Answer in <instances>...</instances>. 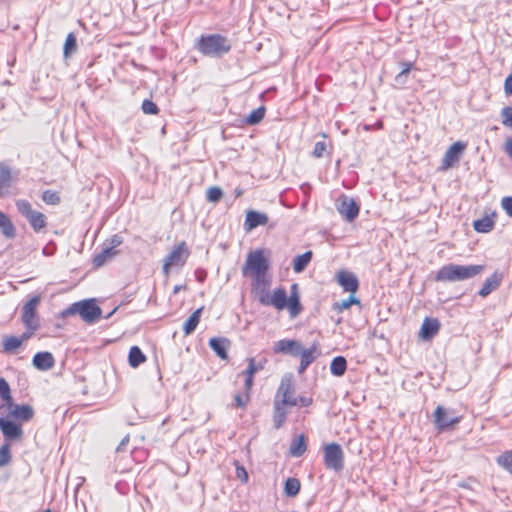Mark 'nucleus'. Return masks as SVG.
Masks as SVG:
<instances>
[{"instance_id":"1","label":"nucleus","mask_w":512,"mask_h":512,"mask_svg":"<svg viewBox=\"0 0 512 512\" xmlns=\"http://www.w3.org/2000/svg\"><path fill=\"white\" fill-rule=\"evenodd\" d=\"M270 286H264L253 292L258 301L264 306H272L277 310L288 308L292 317L298 315L301 311V304L298 295V285L291 286V294L287 297L284 288H277L272 293L269 292Z\"/></svg>"},{"instance_id":"48","label":"nucleus","mask_w":512,"mask_h":512,"mask_svg":"<svg viewBox=\"0 0 512 512\" xmlns=\"http://www.w3.org/2000/svg\"><path fill=\"white\" fill-rule=\"evenodd\" d=\"M326 143L324 141H318L315 143L314 145V149H313V156L316 157V158H321L325 151H326Z\"/></svg>"},{"instance_id":"58","label":"nucleus","mask_w":512,"mask_h":512,"mask_svg":"<svg viewBox=\"0 0 512 512\" xmlns=\"http://www.w3.org/2000/svg\"><path fill=\"white\" fill-rule=\"evenodd\" d=\"M37 302H38V298L36 296H34V300H33L34 307L36 306Z\"/></svg>"},{"instance_id":"42","label":"nucleus","mask_w":512,"mask_h":512,"mask_svg":"<svg viewBox=\"0 0 512 512\" xmlns=\"http://www.w3.org/2000/svg\"><path fill=\"white\" fill-rule=\"evenodd\" d=\"M262 369H263V364L261 362L256 363L254 358H249L248 359V367L243 372V374H248V375L254 376L255 373H257L258 371H260Z\"/></svg>"},{"instance_id":"13","label":"nucleus","mask_w":512,"mask_h":512,"mask_svg":"<svg viewBox=\"0 0 512 512\" xmlns=\"http://www.w3.org/2000/svg\"><path fill=\"white\" fill-rule=\"evenodd\" d=\"M434 421L438 429L444 430L460 422V417L454 413L437 406L434 412Z\"/></svg>"},{"instance_id":"26","label":"nucleus","mask_w":512,"mask_h":512,"mask_svg":"<svg viewBox=\"0 0 512 512\" xmlns=\"http://www.w3.org/2000/svg\"><path fill=\"white\" fill-rule=\"evenodd\" d=\"M145 354L138 346H132L129 350L128 363L132 368H137L146 361Z\"/></svg>"},{"instance_id":"20","label":"nucleus","mask_w":512,"mask_h":512,"mask_svg":"<svg viewBox=\"0 0 512 512\" xmlns=\"http://www.w3.org/2000/svg\"><path fill=\"white\" fill-rule=\"evenodd\" d=\"M439 328L440 323L437 319L425 318L420 329V336L424 340H429L438 333Z\"/></svg>"},{"instance_id":"6","label":"nucleus","mask_w":512,"mask_h":512,"mask_svg":"<svg viewBox=\"0 0 512 512\" xmlns=\"http://www.w3.org/2000/svg\"><path fill=\"white\" fill-rule=\"evenodd\" d=\"M101 308L96 304L95 299H86L71 304L62 311V317L79 314L86 323H94L101 316Z\"/></svg>"},{"instance_id":"27","label":"nucleus","mask_w":512,"mask_h":512,"mask_svg":"<svg viewBox=\"0 0 512 512\" xmlns=\"http://www.w3.org/2000/svg\"><path fill=\"white\" fill-rule=\"evenodd\" d=\"M0 230L6 238H13L15 236V227L10 218L0 211Z\"/></svg>"},{"instance_id":"10","label":"nucleus","mask_w":512,"mask_h":512,"mask_svg":"<svg viewBox=\"0 0 512 512\" xmlns=\"http://www.w3.org/2000/svg\"><path fill=\"white\" fill-rule=\"evenodd\" d=\"M122 243V238L119 235H113L109 240L103 244V249L100 253L95 255L93 264L95 267H101L110 262L117 254L116 248Z\"/></svg>"},{"instance_id":"24","label":"nucleus","mask_w":512,"mask_h":512,"mask_svg":"<svg viewBox=\"0 0 512 512\" xmlns=\"http://www.w3.org/2000/svg\"><path fill=\"white\" fill-rule=\"evenodd\" d=\"M203 311V307L195 310L190 317L185 321L183 325V332L185 335H190L198 326L200 317Z\"/></svg>"},{"instance_id":"11","label":"nucleus","mask_w":512,"mask_h":512,"mask_svg":"<svg viewBox=\"0 0 512 512\" xmlns=\"http://www.w3.org/2000/svg\"><path fill=\"white\" fill-rule=\"evenodd\" d=\"M274 401H279L283 405L291 407L298 405V398L295 396L291 377L285 376L282 378Z\"/></svg>"},{"instance_id":"54","label":"nucleus","mask_w":512,"mask_h":512,"mask_svg":"<svg viewBox=\"0 0 512 512\" xmlns=\"http://www.w3.org/2000/svg\"><path fill=\"white\" fill-rule=\"evenodd\" d=\"M237 475L239 478H242L243 481H245V482L248 480V475L244 468H238Z\"/></svg>"},{"instance_id":"30","label":"nucleus","mask_w":512,"mask_h":512,"mask_svg":"<svg viewBox=\"0 0 512 512\" xmlns=\"http://www.w3.org/2000/svg\"><path fill=\"white\" fill-rule=\"evenodd\" d=\"M493 226L494 222L489 217H483L481 219L474 221L473 223L474 229L480 233L490 232L493 229Z\"/></svg>"},{"instance_id":"52","label":"nucleus","mask_w":512,"mask_h":512,"mask_svg":"<svg viewBox=\"0 0 512 512\" xmlns=\"http://www.w3.org/2000/svg\"><path fill=\"white\" fill-rule=\"evenodd\" d=\"M506 154L512 159V138H507L504 145Z\"/></svg>"},{"instance_id":"3","label":"nucleus","mask_w":512,"mask_h":512,"mask_svg":"<svg viewBox=\"0 0 512 512\" xmlns=\"http://www.w3.org/2000/svg\"><path fill=\"white\" fill-rule=\"evenodd\" d=\"M32 416L31 407L14 408L12 411L0 412V428L7 442L22 436L21 426L16 421H27Z\"/></svg>"},{"instance_id":"49","label":"nucleus","mask_w":512,"mask_h":512,"mask_svg":"<svg viewBox=\"0 0 512 512\" xmlns=\"http://www.w3.org/2000/svg\"><path fill=\"white\" fill-rule=\"evenodd\" d=\"M502 207L506 213L512 217V196L504 197L502 199Z\"/></svg>"},{"instance_id":"38","label":"nucleus","mask_w":512,"mask_h":512,"mask_svg":"<svg viewBox=\"0 0 512 512\" xmlns=\"http://www.w3.org/2000/svg\"><path fill=\"white\" fill-rule=\"evenodd\" d=\"M76 47H77L76 37L72 33H70L67 36L65 44H64V55H65V57H68L70 54L75 52L76 51Z\"/></svg>"},{"instance_id":"12","label":"nucleus","mask_w":512,"mask_h":512,"mask_svg":"<svg viewBox=\"0 0 512 512\" xmlns=\"http://www.w3.org/2000/svg\"><path fill=\"white\" fill-rule=\"evenodd\" d=\"M466 144L460 141L453 143L445 152L440 169L446 171L453 167L461 158Z\"/></svg>"},{"instance_id":"18","label":"nucleus","mask_w":512,"mask_h":512,"mask_svg":"<svg viewBox=\"0 0 512 512\" xmlns=\"http://www.w3.org/2000/svg\"><path fill=\"white\" fill-rule=\"evenodd\" d=\"M268 223V216L264 213H260L254 210H250L246 213L244 222V229L249 232L258 226H264Z\"/></svg>"},{"instance_id":"31","label":"nucleus","mask_w":512,"mask_h":512,"mask_svg":"<svg viewBox=\"0 0 512 512\" xmlns=\"http://www.w3.org/2000/svg\"><path fill=\"white\" fill-rule=\"evenodd\" d=\"M284 491L287 496L294 497L300 491V482L296 478H288L285 482Z\"/></svg>"},{"instance_id":"9","label":"nucleus","mask_w":512,"mask_h":512,"mask_svg":"<svg viewBox=\"0 0 512 512\" xmlns=\"http://www.w3.org/2000/svg\"><path fill=\"white\" fill-rule=\"evenodd\" d=\"M323 459L327 469L339 472L344 468V452L337 443H330L324 446Z\"/></svg>"},{"instance_id":"44","label":"nucleus","mask_w":512,"mask_h":512,"mask_svg":"<svg viewBox=\"0 0 512 512\" xmlns=\"http://www.w3.org/2000/svg\"><path fill=\"white\" fill-rule=\"evenodd\" d=\"M142 110L145 114H149V115H155L159 112L157 105L148 99L143 101Z\"/></svg>"},{"instance_id":"22","label":"nucleus","mask_w":512,"mask_h":512,"mask_svg":"<svg viewBox=\"0 0 512 512\" xmlns=\"http://www.w3.org/2000/svg\"><path fill=\"white\" fill-rule=\"evenodd\" d=\"M54 365V357L49 352H39L34 355V367L40 370H48Z\"/></svg>"},{"instance_id":"25","label":"nucleus","mask_w":512,"mask_h":512,"mask_svg":"<svg viewBox=\"0 0 512 512\" xmlns=\"http://www.w3.org/2000/svg\"><path fill=\"white\" fill-rule=\"evenodd\" d=\"M286 405L279 401H274L273 421L275 428L279 429L285 422L287 416Z\"/></svg>"},{"instance_id":"43","label":"nucleus","mask_w":512,"mask_h":512,"mask_svg":"<svg viewBox=\"0 0 512 512\" xmlns=\"http://www.w3.org/2000/svg\"><path fill=\"white\" fill-rule=\"evenodd\" d=\"M411 68H412V63H403L402 71L395 77L396 83L401 84V85L405 84Z\"/></svg>"},{"instance_id":"8","label":"nucleus","mask_w":512,"mask_h":512,"mask_svg":"<svg viewBox=\"0 0 512 512\" xmlns=\"http://www.w3.org/2000/svg\"><path fill=\"white\" fill-rule=\"evenodd\" d=\"M189 255L190 251L185 242H181L174 246L171 252L164 259L163 273L165 276H168L173 269L182 268Z\"/></svg>"},{"instance_id":"35","label":"nucleus","mask_w":512,"mask_h":512,"mask_svg":"<svg viewBox=\"0 0 512 512\" xmlns=\"http://www.w3.org/2000/svg\"><path fill=\"white\" fill-rule=\"evenodd\" d=\"M316 351H317V348L315 345H313L312 347H310L308 349H304L303 347H301V352L298 356L301 357L302 362L310 365L316 358V356H315Z\"/></svg>"},{"instance_id":"56","label":"nucleus","mask_w":512,"mask_h":512,"mask_svg":"<svg viewBox=\"0 0 512 512\" xmlns=\"http://www.w3.org/2000/svg\"><path fill=\"white\" fill-rule=\"evenodd\" d=\"M308 364H305L304 362H300V365H299V369H298V372L301 374L303 373L307 368H308Z\"/></svg>"},{"instance_id":"37","label":"nucleus","mask_w":512,"mask_h":512,"mask_svg":"<svg viewBox=\"0 0 512 512\" xmlns=\"http://www.w3.org/2000/svg\"><path fill=\"white\" fill-rule=\"evenodd\" d=\"M265 116V108L259 107L253 110L246 119V122L250 125L258 124Z\"/></svg>"},{"instance_id":"4","label":"nucleus","mask_w":512,"mask_h":512,"mask_svg":"<svg viewBox=\"0 0 512 512\" xmlns=\"http://www.w3.org/2000/svg\"><path fill=\"white\" fill-rule=\"evenodd\" d=\"M483 270V265L447 264L438 270L435 280L440 282L464 281L477 276Z\"/></svg>"},{"instance_id":"47","label":"nucleus","mask_w":512,"mask_h":512,"mask_svg":"<svg viewBox=\"0 0 512 512\" xmlns=\"http://www.w3.org/2000/svg\"><path fill=\"white\" fill-rule=\"evenodd\" d=\"M46 225V217L42 213L34 212V231L44 228Z\"/></svg>"},{"instance_id":"59","label":"nucleus","mask_w":512,"mask_h":512,"mask_svg":"<svg viewBox=\"0 0 512 512\" xmlns=\"http://www.w3.org/2000/svg\"><path fill=\"white\" fill-rule=\"evenodd\" d=\"M42 512H51V511H50V509H46V510H44Z\"/></svg>"},{"instance_id":"5","label":"nucleus","mask_w":512,"mask_h":512,"mask_svg":"<svg viewBox=\"0 0 512 512\" xmlns=\"http://www.w3.org/2000/svg\"><path fill=\"white\" fill-rule=\"evenodd\" d=\"M23 322L26 325V331L21 336H6L3 339V350L5 352H14L23 342L32 336V297L27 298L23 307Z\"/></svg>"},{"instance_id":"23","label":"nucleus","mask_w":512,"mask_h":512,"mask_svg":"<svg viewBox=\"0 0 512 512\" xmlns=\"http://www.w3.org/2000/svg\"><path fill=\"white\" fill-rule=\"evenodd\" d=\"M11 181V169L7 165L0 163V197H3L7 193Z\"/></svg>"},{"instance_id":"2","label":"nucleus","mask_w":512,"mask_h":512,"mask_svg":"<svg viewBox=\"0 0 512 512\" xmlns=\"http://www.w3.org/2000/svg\"><path fill=\"white\" fill-rule=\"evenodd\" d=\"M268 269L269 262L264 256L262 249H257L247 254L245 264L242 267V274L245 277L251 278L252 292L261 287L271 285V278L267 274Z\"/></svg>"},{"instance_id":"57","label":"nucleus","mask_w":512,"mask_h":512,"mask_svg":"<svg viewBox=\"0 0 512 512\" xmlns=\"http://www.w3.org/2000/svg\"><path fill=\"white\" fill-rule=\"evenodd\" d=\"M181 289V286H175L174 287V294H177Z\"/></svg>"},{"instance_id":"41","label":"nucleus","mask_w":512,"mask_h":512,"mask_svg":"<svg viewBox=\"0 0 512 512\" xmlns=\"http://www.w3.org/2000/svg\"><path fill=\"white\" fill-rule=\"evenodd\" d=\"M222 196L223 192L219 187H210L207 190L206 197L209 202L216 203L222 198Z\"/></svg>"},{"instance_id":"39","label":"nucleus","mask_w":512,"mask_h":512,"mask_svg":"<svg viewBox=\"0 0 512 512\" xmlns=\"http://www.w3.org/2000/svg\"><path fill=\"white\" fill-rule=\"evenodd\" d=\"M10 461V445L9 443H5L0 447V467L6 466Z\"/></svg>"},{"instance_id":"28","label":"nucleus","mask_w":512,"mask_h":512,"mask_svg":"<svg viewBox=\"0 0 512 512\" xmlns=\"http://www.w3.org/2000/svg\"><path fill=\"white\" fill-rule=\"evenodd\" d=\"M312 256L313 254L311 251H307L301 255L296 256L293 262V270L296 273H301L304 271L310 263Z\"/></svg>"},{"instance_id":"34","label":"nucleus","mask_w":512,"mask_h":512,"mask_svg":"<svg viewBox=\"0 0 512 512\" xmlns=\"http://www.w3.org/2000/svg\"><path fill=\"white\" fill-rule=\"evenodd\" d=\"M496 461L501 467L512 474V450L499 455Z\"/></svg>"},{"instance_id":"40","label":"nucleus","mask_w":512,"mask_h":512,"mask_svg":"<svg viewBox=\"0 0 512 512\" xmlns=\"http://www.w3.org/2000/svg\"><path fill=\"white\" fill-rule=\"evenodd\" d=\"M42 200L49 205H56L60 202V197L57 192L46 190L42 194Z\"/></svg>"},{"instance_id":"29","label":"nucleus","mask_w":512,"mask_h":512,"mask_svg":"<svg viewBox=\"0 0 512 512\" xmlns=\"http://www.w3.org/2000/svg\"><path fill=\"white\" fill-rule=\"evenodd\" d=\"M347 368V361L344 357H335L330 365V371L334 376H342Z\"/></svg>"},{"instance_id":"36","label":"nucleus","mask_w":512,"mask_h":512,"mask_svg":"<svg viewBox=\"0 0 512 512\" xmlns=\"http://www.w3.org/2000/svg\"><path fill=\"white\" fill-rule=\"evenodd\" d=\"M360 301L355 296L350 295L347 299L342 300L334 304V309L338 312H342L351 307L353 304H359Z\"/></svg>"},{"instance_id":"53","label":"nucleus","mask_w":512,"mask_h":512,"mask_svg":"<svg viewBox=\"0 0 512 512\" xmlns=\"http://www.w3.org/2000/svg\"><path fill=\"white\" fill-rule=\"evenodd\" d=\"M312 403V399L311 398H308V397H300L298 398V404H300L301 406H309L310 404Z\"/></svg>"},{"instance_id":"50","label":"nucleus","mask_w":512,"mask_h":512,"mask_svg":"<svg viewBox=\"0 0 512 512\" xmlns=\"http://www.w3.org/2000/svg\"><path fill=\"white\" fill-rule=\"evenodd\" d=\"M241 375L244 376V392L250 394V391L253 386V377L254 376H251L248 374H243V373Z\"/></svg>"},{"instance_id":"16","label":"nucleus","mask_w":512,"mask_h":512,"mask_svg":"<svg viewBox=\"0 0 512 512\" xmlns=\"http://www.w3.org/2000/svg\"><path fill=\"white\" fill-rule=\"evenodd\" d=\"M338 212L345 217L347 221H353L359 213V207L354 199L343 197L338 205Z\"/></svg>"},{"instance_id":"7","label":"nucleus","mask_w":512,"mask_h":512,"mask_svg":"<svg viewBox=\"0 0 512 512\" xmlns=\"http://www.w3.org/2000/svg\"><path fill=\"white\" fill-rule=\"evenodd\" d=\"M197 48L206 56L217 57L227 53L230 50V45L225 37L219 34H211L202 36L198 41Z\"/></svg>"},{"instance_id":"32","label":"nucleus","mask_w":512,"mask_h":512,"mask_svg":"<svg viewBox=\"0 0 512 512\" xmlns=\"http://www.w3.org/2000/svg\"><path fill=\"white\" fill-rule=\"evenodd\" d=\"M16 207L19 213L24 215L30 224H32V209L27 200L19 199L16 201Z\"/></svg>"},{"instance_id":"14","label":"nucleus","mask_w":512,"mask_h":512,"mask_svg":"<svg viewBox=\"0 0 512 512\" xmlns=\"http://www.w3.org/2000/svg\"><path fill=\"white\" fill-rule=\"evenodd\" d=\"M0 400V412L12 411L14 408L30 407L29 405H18L13 402L10 386L3 377H0Z\"/></svg>"},{"instance_id":"19","label":"nucleus","mask_w":512,"mask_h":512,"mask_svg":"<svg viewBox=\"0 0 512 512\" xmlns=\"http://www.w3.org/2000/svg\"><path fill=\"white\" fill-rule=\"evenodd\" d=\"M503 280V274L499 271H495L489 278H487L479 290L478 294L485 298L493 291H495Z\"/></svg>"},{"instance_id":"55","label":"nucleus","mask_w":512,"mask_h":512,"mask_svg":"<svg viewBox=\"0 0 512 512\" xmlns=\"http://www.w3.org/2000/svg\"><path fill=\"white\" fill-rule=\"evenodd\" d=\"M129 442V436H126L122 439V441L120 442V444L118 445L117 447V451H122L125 447V445Z\"/></svg>"},{"instance_id":"15","label":"nucleus","mask_w":512,"mask_h":512,"mask_svg":"<svg viewBox=\"0 0 512 512\" xmlns=\"http://www.w3.org/2000/svg\"><path fill=\"white\" fill-rule=\"evenodd\" d=\"M301 343L296 340L282 339L274 344L273 351L275 353L288 354L298 356L301 352Z\"/></svg>"},{"instance_id":"46","label":"nucleus","mask_w":512,"mask_h":512,"mask_svg":"<svg viewBox=\"0 0 512 512\" xmlns=\"http://www.w3.org/2000/svg\"><path fill=\"white\" fill-rule=\"evenodd\" d=\"M501 116L503 125L512 128V107H504Z\"/></svg>"},{"instance_id":"33","label":"nucleus","mask_w":512,"mask_h":512,"mask_svg":"<svg viewBox=\"0 0 512 512\" xmlns=\"http://www.w3.org/2000/svg\"><path fill=\"white\" fill-rule=\"evenodd\" d=\"M305 450L306 444L303 436H299L297 439H295L290 447V453L296 457L301 456L305 452Z\"/></svg>"},{"instance_id":"45","label":"nucleus","mask_w":512,"mask_h":512,"mask_svg":"<svg viewBox=\"0 0 512 512\" xmlns=\"http://www.w3.org/2000/svg\"><path fill=\"white\" fill-rule=\"evenodd\" d=\"M249 398V393H246L244 391L243 393H237L234 396V405L239 408H244L247 405Z\"/></svg>"},{"instance_id":"21","label":"nucleus","mask_w":512,"mask_h":512,"mask_svg":"<svg viewBox=\"0 0 512 512\" xmlns=\"http://www.w3.org/2000/svg\"><path fill=\"white\" fill-rule=\"evenodd\" d=\"M229 341L226 338L219 337V338H211L209 340V346L210 348L221 358V359H227V349L229 347Z\"/></svg>"},{"instance_id":"17","label":"nucleus","mask_w":512,"mask_h":512,"mask_svg":"<svg viewBox=\"0 0 512 512\" xmlns=\"http://www.w3.org/2000/svg\"><path fill=\"white\" fill-rule=\"evenodd\" d=\"M338 284L344 289V291L354 294L358 290V279L357 277L348 271H340L336 275Z\"/></svg>"},{"instance_id":"51","label":"nucleus","mask_w":512,"mask_h":512,"mask_svg":"<svg viewBox=\"0 0 512 512\" xmlns=\"http://www.w3.org/2000/svg\"><path fill=\"white\" fill-rule=\"evenodd\" d=\"M504 90L506 94L512 95V73L505 80Z\"/></svg>"}]
</instances>
